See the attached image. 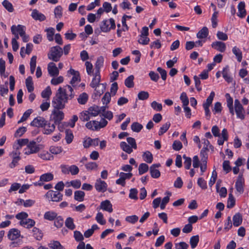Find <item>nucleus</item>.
Masks as SVG:
<instances>
[{
  "instance_id": "29",
  "label": "nucleus",
  "mask_w": 249,
  "mask_h": 249,
  "mask_svg": "<svg viewBox=\"0 0 249 249\" xmlns=\"http://www.w3.org/2000/svg\"><path fill=\"white\" fill-rule=\"evenodd\" d=\"M38 157H40L43 160H53V157L49 152L46 151H43L40 153L38 154Z\"/></svg>"
},
{
  "instance_id": "21",
  "label": "nucleus",
  "mask_w": 249,
  "mask_h": 249,
  "mask_svg": "<svg viewBox=\"0 0 249 249\" xmlns=\"http://www.w3.org/2000/svg\"><path fill=\"white\" fill-rule=\"evenodd\" d=\"M238 10L237 16L240 18H244L245 17L247 12L245 9V3L243 1H241L238 5Z\"/></svg>"
},
{
  "instance_id": "55",
  "label": "nucleus",
  "mask_w": 249,
  "mask_h": 249,
  "mask_svg": "<svg viewBox=\"0 0 249 249\" xmlns=\"http://www.w3.org/2000/svg\"><path fill=\"white\" fill-rule=\"evenodd\" d=\"M51 249H64L58 241H53L49 244Z\"/></svg>"
},
{
  "instance_id": "61",
  "label": "nucleus",
  "mask_w": 249,
  "mask_h": 249,
  "mask_svg": "<svg viewBox=\"0 0 249 249\" xmlns=\"http://www.w3.org/2000/svg\"><path fill=\"white\" fill-rule=\"evenodd\" d=\"M139 219L138 216L136 215L128 216L125 217V221L128 223L134 224L138 221Z\"/></svg>"
},
{
  "instance_id": "56",
  "label": "nucleus",
  "mask_w": 249,
  "mask_h": 249,
  "mask_svg": "<svg viewBox=\"0 0 249 249\" xmlns=\"http://www.w3.org/2000/svg\"><path fill=\"white\" fill-rule=\"evenodd\" d=\"M47 32V37L49 41L53 40V36L54 33V29L53 28H49L46 29Z\"/></svg>"
},
{
  "instance_id": "49",
  "label": "nucleus",
  "mask_w": 249,
  "mask_h": 249,
  "mask_svg": "<svg viewBox=\"0 0 249 249\" xmlns=\"http://www.w3.org/2000/svg\"><path fill=\"white\" fill-rule=\"evenodd\" d=\"M32 111L33 110L32 109H29L26 110L23 114V116L21 119L18 121V123L20 124L23 122L25 121L32 113Z\"/></svg>"
},
{
  "instance_id": "48",
  "label": "nucleus",
  "mask_w": 249,
  "mask_h": 249,
  "mask_svg": "<svg viewBox=\"0 0 249 249\" xmlns=\"http://www.w3.org/2000/svg\"><path fill=\"white\" fill-rule=\"evenodd\" d=\"M199 242L198 235L193 236L191 237L190 240V243L192 249H194L197 246Z\"/></svg>"
},
{
  "instance_id": "13",
  "label": "nucleus",
  "mask_w": 249,
  "mask_h": 249,
  "mask_svg": "<svg viewBox=\"0 0 249 249\" xmlns=\"http://www.w3.org/2000/svg\"><path fill=\"white\" fill-rule=\"evenodd\" d=\"M48 71L51 76H57L59 74V70L53 62H50L48 65Z\"/></svg>"
},
{
  "instance_id": "28",
  "label": "nucleus",
  "mask_w": 249,
  "mask_h": 249,
  "mask_svg": "<svg viewBox=\"0 0 249 249\" xmlns=\"http://www.w3.org/2000/svg\"><path fill=\"white\" fill-rule=\"evenodd\" d=\"M208 29L206 27H204L197 33L196 36L199 39L205 38L208 36Z\"/></svg>"
},
{
  "instance_id": "58",
  "label": "nucleus",
  "mask_w": 249,
  "mask_h": 249,
  "mask_svg": "<svg viewBox=\"0 0 249 249\" xmlns=\"http://www.w3.org/2000/svg\"><path fill=\"white\" fill-rule=\"evenodd\" d=\"M150 173L151 177L154 178H159L160 176V171L157 169L150 168Z\"/></svg>"
},
{
  "instance_id": "26",
  "label": "nucleus",
  "mask_w": 249,
  "mask_h": 249,
  "mask_svg": "<svg viewBox=\"0 0 249 249\" xmlns=\"http://www.w3.org/2000/svg\"><path fill=\"white\" fill-rule=\"evenodd\" d=\"M29 143V140L28 139H21L17 140V143H15L13 147L15 149H19L21 147L25 145H27Z\"/></svg>"
},
{
  "instance_id": "2",
  "label": "nucleus",
  "mask_w": 249,
  "mask_h": 249,
  "mask_svg": "<svg viewBox=\"0 0 249 249\" xmlns=\"http://www.w3.org/2000/svg\"><path fill=\"white\" fill-rule=\"evenodd\" d=\"M101 81L100 73H94V77L90 84V86L92 88L95 89L96 94L98 95H101L103 93L105 89V86L104 84H100Z\"/></svg>"
},
{
  "instance_id": "23",
  "label": "nucleus",
  "mask_w": 249,
  "mask_h": 249,
  "mask_svg": "<svg viewBox=\"0 0 249 249\" xmlns=\"http://www.w3.org/2000/svg\"><path fill=\"white\" fill-rule=\"evenodd\" d=\"M225 96L227 99V107L229 109L230 112L232 116H233L234 112L233 107V99L230 96L229 93H226Z\"/></svg>"
},
{
  "instance_id": "14",
  "label": "nucleus",
  "mask_w": 249,
  "mask_h": 249,
  "mask_svg": "<svg viewBox=\"0 0 249 249\" xmlns=\"http://www.w3.org/2000/svg\"><path fill=\"white\" fill-rule=\"evenodd\" d=\"M43 133L46 135H49L54 131L55 127L54 124H51L46 121V123L43 125Z\"/></svg>"
},
{
  "instance_id": "37",
  "label": "nucleus",
  "mask_w": 249,
  "mask_h": 249,
  "mask_svg": "<svg viewBox=\"0 0 249 249\" xmlns=\"http://www.w3.org/2000/svg\"><path fill=\"white\" fill-rule=\"evenodd\" d=\"M26 86L29 92H31L34 90L33 82L31 76L27 78L25 81Z\"/></svg>"
},
{
  "instance_id": "9",
  "label": "nucleus",
  "mask_w": 249,
  "mask_h": 249,
  "mask_svg": "<svg viewBox=\"0 0 249 249\" xmlns=\"http://www.w3.org/2000/svg\"><path fill=\"white\" fill-rule=\"evenodd\" d=\"M245 180L242 175H239L235 182V189L237 193L241 195L244 193Z\"/></svg>"
},
{
  "instance_id": "43",
  "label": "nucleus",
  "mask_w": 249,
  "mask_h": 249,
  "mask_svg": "<svg viewBox=\"0 0 249 249\" xmlns=\"http://www.w3.org/2000/svg\"><path fill=\"white\" fill-rule=\"evenodd\" d=\"M65 134H66V137H65V140L66 141V142L68 144L71 143L73 140V136L72 134V133L71 130L69 129H66L65 130Z\"/></svg>"
},
{
  "instance_id": "25",
  "label": "nucleus",
  "mask_w": 249,
  "mask_h": 249,
  "mask_svg": "<svg viewBox=\"0 0 249 249\" xmlns=\"http://www.w3.org/2000/svg\"><path fill=\"white\" fill-rule=\"evenodd\" d=\"M104 61V59L103 57L100 56L97 58L95 65V72L100 73V69L103 66Z\"/></svg>"
},
{
  "instance_id": "32",
  "label": "nucleus",
  "mask_w": 249,
  "mask_h": 249,
  "mask_svg": "<svg viewBox=\"0 0 249 249\" xmlns=\"http://www.w3.org/2000/svg\"><path fill=\"white\" fill-rule=\"evenodd\" d=\"M99 107L98 106H93L89 107L88 110L90 117L97 116L100 113Z\"/></svg>"
},
{
  "instance_id": "57",
  "label": "nucleus",
  "mask_w": 249,
  "mask_h": 249,
  "mask_svg": "<svg viewBox=\"0 0 249 249\" xmlns=\"http://www.w3.org/2000/svg\"><path fill=\"white\" fill-rule=\"evenodd\" d=\"M14 30L17 32V33L18 35H20V36H22L25 33V26L21 25L16 26V28L14 29Z\"/></svg>"
},
{
  "instance_id": "41",
  "label": "nucleus",
  "mask_w": 249,
  "mask_h": 249,
  "mask_svg": "<svg viewBox=\"0 0 249 249\" xmlns=\"http://www.w3.org/2000/svg\"><path fill=\"white\" fill-rule=\"evenodd\" d=\"M53 175L51 173L44 174L40 176V179L41 181H50L53 180Z\"/></svg>"
},
{
  "instance_id": "7",
  "label": "nucleus",
  "mask_w": 249,
  "mask_h": 249,
  "mask_svg": "<svg viewBox=\"0 0 249 249\" xmlns=\"http://www.w3.org/2000/svg\"><path fill=\"white\" fill-rule=\"evenodd\" d=\"M40 148L34 141L30 142L27 145V147L24 149V153L25 155H30L37 153Z\"/></svg>"
},
{
  "instance_id": "62",
  "label": "nucleus",
  "mask_w": 249,
  "mask_h": 249,
  "mask_svg": "<svg viewBox=\"0 0 249 249\" xmlns=\"http://www.w3.org/2000/svg\"><path fill=\"white\" fill-rule=\"evenodd\" d=\"M149 96L148 92L145 91H141L138 94V97L141 100H144L148 99Z\"/></svg>"
},
{
  "instance_id": "4",
  "label": "nucleus",
  "mask_w": 249,
  "mask_h": 249,
  "mask_svg": "<svg viewBox=\"0 0 249 249\" xmlns=\"http://www.w3.org/2000/svg\"><path fill=\"white\" fill-rule=\"evenodd\" d=\"M61 172L64 174H69L70 173L72 175H76L79 172V168L75 165H71L69 166L68 165L62 164L60 165Z\"/></svg>"
},
{
  "instance_id": "24",
  "label": "nucleus",
  "mask_w": 249,
  "mask_h": 249,
  "mask_svg": "<svg viewBox=\"0 0 249 249\" xmlns=\"http://www.w3.org/2000/svg\"><path fill=\"white\" fill-rule=\"evenodd\" d=\"M19 223L20 225L28 229L33 227L35 224V221L30 218L20 221Z\"/></svg>"
},
{
  "instance_id": "11",
  "label": "nucleus",
  "mask_w": 249,
  "mask_h": 249,
  "mask_svg": "<svg viewBox=\"0 0 249 249\" xmlns=\"http://www.w3.org/2000/svg\"><path fill=\"white\" fill-rule=\"evenodd\" d=\"M70 74L73 75V77L70 82V84L73 87H75L77 83L80 81V77L79 73L78 71H76L73 69H70L69 71Z\"/></svg>"
},
{
  "instance_id": "5",
  "label": "nucleus",
  "mask_w": 249,
  "mask_h": 249,
  "mask_svg": "<svg viewBox=\"0 0 249 249\" xmlns=\"http://www.w3.org/2000/svg\"><path fill=\"white\" fill-rule=\"evenodd\" d=\"M115 28V23L114 20L110 18L109 19L104 20L100 24V29L103 32L107 33L109 32L111 29Z\"/></svg>"
},
{
  "instance_id": "1",
  "label": "nucleus",
  "mask_w": 249,
  "mask_h": 249,
  "mask_svg": "<svg viewBox=\"0 0 249 249\" xmlns=\"http://www.w3.org/2000/svg\"><path fill=\"white\" fill-rule=\"evenodd\" d=\"M75 95L73 88L70 85L60 87L55 96L53 98L52 105L54 108H64L65 104L72 99Z\"/></svg>"
},
{
  "instance_id": "27",
  "label": "nucleus",
  "mask_w": 249,
  "mask_h": 249,
  "mask_svg": "<svg viewBox=\"0 0 249 249\" xmlns=\"http://www.w3.org/2000/svg\"><path fill=\"white\" fill-rule=\"evenodd\" d=\"M233 224L235 227L240 225L242 222V216L240 213H236L232 218Z\"/></svg>"
},
{
  "instance_id": "42",
  "label": "nucleus",
  "mask_w": 249,
  "mask_h": 249,
  "mask_svg": "<svg viewBox=\"0 0 249 249\" xmlns=\"http://www.w3.org/2000/svg\"><path fill=\"white\" fill-rule=\"evenodd\" d=\"M235 204V200L231 193L229 194L228 199L227 207L228 208H232Z\"/></svg>"
},
{
  "instance_id": "47",
  "label": "nucleus",
  "mask_w": 249,
  "mask_h": 249,
  "mask_svg": "<svg viewBox=\"0 0 249 249\" xmlns=\"http://www.w3.org/2000/svg\"><path fill=\"white\" fill-rule=\"evenodd\" d=\"M131 128L133 131L139 132L143 128V126L138 122H134L131 124Z\"/></svg>"
},
{
  "instance_id": "34",
  "label": "nucleus",
  "mask_w": 249,
  "mask_h": 249,
  "mask_svg": "<svg viewBox=\"0 0 249 249\" xmlns=\"http://www.w3.org/2000/svg\"><path fill=\"white\" fill-rule=\"evenodd\" d=\"M66 227L71 230H73L75 228V225L74 224L73 219L71 217H68L65 222Z\"/></svg>"
},
{
  "instance_id": "8",
  "label": "nucleus",
  "mask_w": 249,
  "mask_h": 249,
  "mask_svg": "<svg viewBox=\"0 0 249 249\" xmlns=\"http://www.w3.org/2000/svg\"><path fill=\"white\" fill-rule=\"evenodd\" d=\"M234 108L237 117L241 120H244L245 111L240 102L238 99L234 100Z\"/></svg>"
},
{
  "instance_id": "6",
  "label": "nucleus",
  "mask_w": 249,
  "mask_h": 249,
  "mask_svg": "<svg viewBox=\"0 0 249 249\" xmlns=\"http://www.w3.org/2000/svg\"><path fill=\"white\" fill-rule=\"evenodd\" d=\"M45 196L49 201L59 202L62 199L63 195L60 192L50 190L47 192Z\"/></svg>"
},
{
  "instance_id": "63",
  "label": "nucleus",
  "mask_w": 249,
  "mask_h": 249,
  "mask_svg": "<svg viewBox=\"0 0 249 249\" xmlns=\"http://www.w3.org/2000/svg\"><path fill=\"white\" fill-rule=\"evenodd\" d=\"M85 66L87 73L89 75H91L93 72L92 64L90 62L87 61L85 63Z\"/></svg>"
},
{
  "instance_id": "38",
  "label": "nucleus",
  "mask_w": 249,
  "mask_h": 249,
  "mask_svg": "<svg viewBox=\"0 0 249 249\" xmlns=\"http://www.w3.org/2000/svg\"><path fill=\"white\" fill-rule=\"evenodd\" d=\"M57 216V213L53 211H49L45 213L44 218L45 219L52 221L54 220Z\"/></svg>"
},
{
  "instance_id": "17",
  "label": "nucleus",
  "mask_w": 249,
  "mask_h": 249,
  "mask_svg": "<svg viewBox=\"0 0 249 249\" xmlns=\"http://www.w3.org/2000/svg\"><path fill=\"white\" fill-rule=\"evenodd\" d=\"M211 46L212 48L221 53L224 52L226 49L225 43L221 41L213 42Z\"/></svg>"
},
{
  "instance_id": "54",
  "label": "nucleus",
  "mask_w": 249,
  "mask_h": 249,
  "mask_svg": "<svg viewBox=\"0 0 249 249\" xmlns=\"http://www.w3.org/2000/svg\"><path fill=\"white\" fill-rule=\"evenodd\" d=\"M183 158L184 160V165L186 169H189L192 163V159L190 157H187L185 155L183 156Z\"/></svg>"
},
{
  "instance_id": "52",
  "label": "nucleus",
  "mask_w": 249,
  "mask_h": 249,
  "mask_svg": "<svg viewBox=\"0 0 249 249\" xmlns=\"http://www.w3.org/2000/svg\"><path fill=\"white\" fill-rule=\"evenodd\" d=\"M2 5L4 8L9 12L14 11V8L12 4L7 0H4L2 2Z\"/></svg>"
},
{
  "instance_id": "59",
  "label": "nucleus",
  "mask_w": 249,
  "mask_h": 249,
  "mask_svg": "<svg viewBox=\"0 0 249 249\" xmlns=\"http://www.w3.org/2000/svg\"><path fill=\"white\" fill-rule=\"evenodd\" d=\"M96 220L101 225H105L106 220L104 219L103 214L101 212H98L96 216Z\"/></svg>"
},
{
  "instance_id": "30",
  "label": "nucleus",
  "mask_w": 249,
  "mask_h": 249,
  "mask_svg": "<svg viewBox=\"0 0 249 249\" xmlns=\"http://www.w3.org/2000/svg\"><path fill=\"white\" fill-rule=\"evenodd\" d=\"M98 121H92L88 122L86 124V126L89 129L91 130H98L99 127H98Z\"/></svg>"
},
{
  "instance_id": "46",
  "label": "nucleus",
  "mask_w": 249,
  "mask_h": 249,
  "mask_svg": "<svg viewBox=\"0 0 249 249\" xmlns=\"http://www.w3.org/2000/svg\"><path fill=\"white\" fill-rule=\"evenodd\" d=\"M170 125V123L169 122H166L165 124H163L162 126L160 127V130L159 131V135L161 136L164 133H165L169 128Z\"/></svg>"
},
{
  "instance_id": "45",
  "label": "nucleus",
  "mask_w": 249,
  "mask_h": 249,
  "mask_svg": "<svg viewBox=\"0 0 249 249\" xmlns=\"http://www.w3.org/2000/svg\"><path fill=\"white\" fill-rule=\"evenodd\" d=\"M148 169V166L146 163H142L140 164L138 169L139 175H141L147 172Z\"/></svg>"
},
{
  "instance_id": "44",
  "label": "nucleus",
  "mask_w": 249,
  "mask_h": 249,
  "mask_svg": "<svg viewBox=\"0 0 249 249\" xmlns=\"http://www.w3.org/2000/svg\"><path fill=\"white\" fill-rule=\"evenodd\" d=\"M49 151L53 154L57 155L62 152V148L61 146H51Z\"/></svg>"
},
{
  "instance_id": "60",
  "label": "nucleus",
  "mask_w": 249,
  "mask_h": 249,
  "mask_svg": "<svg viewBox=\"0 0 249 249\" xmlns=\"http://www.w3.org/2000/svg\"><path fill=\"white\" fill-rule=\"evenodd\" d=\"M151 106L153 109L157 111H161L162 108V105L160 103H158L155 101L151 103Z\"/></svg>"
},
{
  "instance_id": "15",
  "label": "nucleus",
  "mask_w": 249,
  "mask_h": 249,
  "mask_svg": "<svg viewBox=\"0 0 249 249\" xmlns=\"http://www.w3.org/2000/svg\"><path fill=\"white\" fill-rule=\"evenodd\" d=\"M107 186V184L106 182L100 179H97L95 184V189L100 192H105L106 191Z\"/></svg>"
},
{
  "instance_id": "31",
  "label": "nucleus",
  "mask_w": 249,
  "mask_h": 249,
  "mask_svg": "<svg viewBox=\"0 0 249 249\" xmlns=\"http://www.w3.org/2000/svg\"><path fill=\"white\" fill-rule=\"evenodd\" d=\"M120 147L127 154H131L133 152V148L127 144L125 142H122L120 143Z\"/></svg>"
},
{
  "instance_id": "16",
  "label": "nucleus",
  "mask_w": 249,
  "mask_h": 249,
  "mask_svg": "<svg viewBox=\"0 0 249 249\" xmlns=\"http://www.w3.org/2000/svg\"><path fill=\"white\" fill-rule=\"evenodd\" d=\"M45 119L40 116L35 118L31 123V125L37 127H43V125L46 123Z\"/></svg>"
},
{
  "instance_id": "3",
  "label": "nucleus",
  "mask_w": 249,
  "mask_h": 249,
  "mask_svg": "<svg viewBox=\"0 0 249 249\" xmlns=\"http://www.w3.org/2000/svg\"><path fill=\"white\" fill-rule=\"evenodd\" d=\"M62 54V49L58 46H56L51 48L48 53V57L49 59L53 61L58 62L59 61Z\"/></svg>"
},
{
  "instance_id": "35",
  "label": "nucleus",
  "mask_w": 249,
  "mask_h": 249,
  "mask_svg": "<svg viewBox=\"0 0 249 249\" xmlns=\"http://www.w3.org/2000/svg\"><path fill=\"white\" fill-rule=\"evenodd\" d=\"M229 67L226 66L223 68L222 75L225 80L228 83L232 82V78L229 75Z\"/></svg>"
},
{
  "instance_id": "12",
  "label": "nucleus",
  "mask_w": 249,
  "mask_h": 249,
  "mask_svg": "<svg viewBox=\"0 0 249 249\" xmlns=\"http://www.w3.org/2000/svg\"><path fill=\"white\" fill-rule=\"evenodd\" d=\"M99 140L98 138L91 139L90 137L85 138L83 142V146L85 148H89L90 146H97L99 144Z\"/></svg>"
},
{
  "instance_id": "36",
  "label": "nucleus",
  "mask_w": 249,
  "mask_h": 249,
  "mask_svg": "<svg viewBox=\"0 0 249 249\" xmlns=\"http://www.w3.org/2000/svg\"><path fill=\"white\" fill-rule=\"evenodd\" d=\"M142 158L144 161L149 163H151L153 159L152 153L149 151L144 152L143 153Z\"/></svg>"
},
{
  "instance_id": "18",
  "label": "nucleus",
  "mask_w": 249,
  "mask_h": 249,
  "mask_svg": "<svg viewBox=\"0 0 249 249\" xmlns=\"http://www.w3.org/2000/svg\"><path fill=\"white\" fill-rule=\"evenodd\" d=\"M100 209L109 213L113 212L112 205L108 200H106L101 202Z\"/></svg>"
},
{
  "instance_id": "22",
  "label": "nucleus",
  "mask_w": 249,
  "mask_h": 249,
  "mask_svg": "<svg viewBox=\"0 0 249 249\" xmlns=\"http://www.w3.org/2000/svg\"><path fill=\"white\" fill-rule=\"evenodd\" d=\"M203 143L204 144V146L200 152V155L202 156H205V154L207 151H208L210 149L213 150V147L210 144L209 141L206 139H204L203 140Z\"/></svg>"
},
{
  "instance_id": "53",
  "label": "nucleus",
  "mask_w": 249,
  "mask_h": 249,
  "mask_svg": "<svg viewBox=\"0 0 249 249\" xmlns=\"http://www.w3.org/2000/svg\"><path fill=\"white\" fill-rule=\"evenodd\" d=\"M52 94V91L49 86L47 87L41 92V96L43 98H49Z\"/></svg>"
},
{
  "instance_id": "20",
  "label": "nucleus",
  "mask_w": 249,
  "mask_h": 249,
  "mask_svg": "<svg viewBox=\"0 0 249 249\" xmlns=\"http://www.w3.org/2000/svg\"><path fill=\"white\" fill-rule=\"evenodd\" d=\"M31 16L36 20L42 21L46 19V17L45 15L41 13H40L36 9H34L33 10Z\"/></svg>"
},
{
  "instance_id": "33",
  "label": "nucleus",
  "mask_w": 249,
  "mask_h": 249,
  "mask_svg": "<svg viewBox=\"0 0 249 249\" xmlns=\"http://www.w3.org/2000/svg\"><path fill=\"white\" fill-rule=\"evenodd\" d=\"M232 52L235 55L237 61L240 62L242 59V53L241 51L236 46H234L232 49Z\"/></svg>"
},
{
  "instance_id": "19",
  "label": "nucleus",
  "mask_w": 249,
  "mask_h": 249,
  "mask_svg": "<svg viewBox=\"0 0 249 249\" xmlns=\"http://www.w3.org/2000/svg\"><path fill=\"white\" fill-rule=\"evenodd\" d=\"M20 236V231L17 229H12L8 232V237L11 240H16Z\"/></svg>"
},
{
  "instance_id": "51",
  "label": "nucleus",
  "mask_w": 249,
  "mask_h": 249,
  "mask_svg": "<svg viewBox=\"0 0 249 249\" xmlns=\"http://www.w3.org/2000/svg\"><path fill=\"white\" fill-rule=\"evenodd\" d=\"M88 99V96L87 94L86 93H83L79 95L77 100L79 104L84 105L87 102Z\"/></svg>"
},
{
  "instance_id": "64",
  "label": "nucleus",
  "mask_w": 249,
  "mask_h": 249,
  "mask_svg": "<svg viewBox=\"0 0 249 249\" xmlns=\"http://www.w3.org/2000/svg\"><path fill=\"white\" fill-rule=\"evenodd\" d=\"M64 81L63 77L62 76H60L56 78H53L51 81V83L52 85H57L60 83H62Z\"/></svg>"
},
{
  "instance_id": "39",
  "label": "nucleus",
  "mask_w": 249,
  "mask_h": 249,
  "mask_svg": "<svg viewBox=\"0 0 249 249\" xmlns=\"http://www.w3.org/2000/svg\"><path fill=\"white\" fill-rule=\"evenodd\" d=\"M85 193L82 191H76L74 192V199L76 201L81 202L84 199Z\"/></svg>"
},
{
  "instance_id": "50",
  "label": "nucleus",
  "mask_w": 249,
  "mask_h": 249,
  "mask_svg": "<svg viewBox=\"0 0 249 249\" xmlns=\"http://www.w3.org/2000/svg\"><path fill=\"white\" fill-rule=\"evenodd\" d=\"M80 119L83 122L88 121L90 119V116L89 112L87 111H85L80 113L79 116Z\"/></svg>"
},
{
  "instance_id": "40",
  "label": "nucleus",
  "mask_w": 249,
  "mask_h": 249,
  "mask_svg": "<svg viewBox=\"0 0 249 249\" xmlns=\"http://www.w3.org/2000/svg\"><path fill=\"white\" fill-rule=\"evenodd\" d=\"M134 79V77L133 75H131L126 78L124 81V84L125 86L128 88H133L134 85L133 82Z\"/></svg>"
},
{
  "instance_id": "10",
  "label": "nucleus",
  "mask_w": 249,
  "mask_h": 249,
  "mask_svg": "<svg viewBox=\"0 0 249 249\" xmlns=\"http://www.w3.org/2000/svg\"><path fill=\"white\" fill-rule=\"evenodd\" d=\"M62 108H54L52 111V115H53V119L55 124H59L64 118V113L60 109Z\"/></svg>"
}]
</instances>
